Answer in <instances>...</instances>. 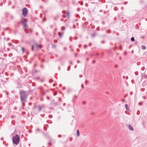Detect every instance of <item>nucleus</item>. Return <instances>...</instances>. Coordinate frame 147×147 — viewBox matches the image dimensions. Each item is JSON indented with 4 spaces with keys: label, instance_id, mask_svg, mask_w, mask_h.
<instances>
[{
    "label": "nucleus",
    "instance_id": "nucleus-10",
    "mask_svg": "<svg viewBox=\"0 0 147 147\" xmlns=\"http://www.w3.org/2000/svg\"><path fill=\"white\" fill-rule=\"evenodd\" d=\"M142 79L143 78H147V75H146L144 74H142Z\"/></svg>",
    "mask_w": 147,
    "mask_h": 147
},
{
    "label": "nucleus",
    "instance_id": "nucleus-59",
    "mask_svg": "<svg viewBox=\"0 0 147 147\" xmlns=\"http://www.w3.org/2000/svg\"><path fill=\"white\" fill-rule=\"evenodd\" d=\"M79 76L80 78H81L83 77V76L82 75H79Z\"/></svg>",
    "mask_w": 147,
    "mask_h": 147
},
{
    "label": "nucleus",
    "instance_id": "nucleus-11",
    "mask_svg": "<svg viewBox=\"0 0 147 147\" xmlns=\"http://www.w3.org/2000/svg\"><path fill=\"white\" fill-rule=\"evenodd\" d=\"M41 94L42 96H43L45 94V93L44 90H42L41 92Z\"/></svg>",
    "mask_w": 147,
    "mask_h": 147
},
{
    "label": "nucleus",
    "instance_id": "nucleus-39",
    "mask_svg": "<svg viewBox=\"0 0 147 147\" xmlns=\"http://www.w3.org/2000/svg\"><path fill=\"white\" fill-rule=\"evenodd\" d=\"M57 40H54V43H57Z\"/></svg>",
    "mask_w": 147,
    "mask_h": 147
},
{
    "label": "nucleus",
    "instance_id": "nucleus-16",
    "mask_svg": "<svg viewBox=\"0 0 147 147\" xmlns=\"http://www.w3.org/2000/svg\"><path fill=\"white\" fill-rule=\"evenodd\" d=\"M77 136L78 137L80 136V131L78 129L77 130Z\"/></svg>",
    "mask_w": 147,
    "mask_h": 147
},
{
    "label": "nucleus",
    "instance_id": "nucleus-3",
    "mask_svg": "<svg viewBox=\"0 0 147 147\" xmlns=\"http://www.w3.org/2000/svg\"><path fill=\"white\" fill-rule=\"evenodd\" d=\"M25 19L23 16L21 17V21L20 22V23H22L23 25V29L26 28H27L28 26L26 22L25 21Z\"/></svg>",
    "mask_w": 147,
    "mask_h": 147
},
{
    "label": "nucleus",
    "instance_id": "nucleus-13",
    "mask_svg": "<svg viewBox=\"0 0 147 147\" xmlns=\"http://www.w3.org/2000/svg\"><path fill=\"white\" fill-rule=\"evenodd\" d=\"M17 25L15 24V26L16 28H18L19 27V25L20 24V22H18L17 23Z\"/></svg>",
    "mask_w": 147,
    "mask_h": 147
},
{
    "label": "nucleus",
    "instance_id": "nucleus-53",
    "mask_svg": "<svg viewBox=\"0 0 147 147\" xmlns=\"http://www.w3.org/2000/svg\"><path fill=\"white\" fill-rule=\"evenodd\" d=\"M51 142H49L48 143V144L49 145H51Z\"/></svg>",
    "mask_w": 147,
    "mask_h": 147
},
{
    "label": "nucleus",
    "instance_id": "nucleus-33",
    "mask_svg": "<svg viewBox=\"0 0 147 147\" xmlns=\"http://www.w3.org/2000/svg\"><path fill=\"white\" fill-rule=\"evenodd\" d=\"M34 45H32V50L33 51H34Z\"/></svg>",
    "mask_w": 147,
    "mask_h": 147
},
{
    "label": "nucleus",
    "instance_id": "nucleus-1",
    "mask_svg": "<svg viewBox=\"0 0 147 147\" xmlns=\"http://www.w3.org/2000/svg\"><path fill=\"white\" fill-rule=\"evenodd\" d=\"M19 93L20 100L22 103V106H23L22 107V109H24V107L25 106V102L27 101V100L29 95V93L28 91L20 90Z\"/></svg>",
    "mask_w": 147,
    "mask_h": 147
},
{
    "label": "nucleus",
    "instance_id": "nucleus-40",
    "mask_svg": "<svg viewBox=\"0 0 147 147\" xmlns=\"http://www.w3.org/2000/svg\"><path fill=\"white\" fill-rule=\"evenodd\" d=\"M80 8H78L77 9V11H80Z\"/></svg>",
    "mask_w": 147,
    "mask_h": 147
},
{
    "label": "nucleus",
    "instance_id": "nucleus-21",
    "mask_svg": "<svg viewBox=\"0 0 147 147\" xmlns=\"http://www.w3.org/2000/svg\"><path fill=\"white\" fill-rule=\"evenodd\" d=\"M78 3L82 5H83V2L82 1H79Z\"/></svg>",
    "mask_w": 147,
    "mask_h": 147
},
{
    "label": "nucleus",
    "instance_id": "nucleus-25",
    "mask_svg": "<svg viewBox=\"0 0 147 147\" xmlns=\"http://www.w3.org/2000/svg\"><path fill=\"white\" fill-rule=\"evenodd\" d=\"M128 105L127 104H125V107L126 109L127 110H128L129 109L127 107Z\"/></svg>",
    "mask_w": 147,
    "mask_h": 147
},
{
    "label": "nucleus",
    "instance_id": "nucleus-46",
    "mask_svg": "<svg viewBox=\"0 0 147 147\" xmlns=\"http://www.w3.org/2000/svg\"><path fill=\"white\" fill-rule=\"evenodd\" d=\"M85 6L86 7H88V3H86L85 4Z\"/></svg>",
    "mask_w": 147,
    "mask_h": 147
},
{
    "label": "nucleus",
    "instance_id": "nucleus-55",
    "mask_svg": "<svg viewBox=\"0 0 147 147\" xmlns=\"http://www.w3.org/2000/svg\"><path fill=\"white\" fill-rule=\"evenodd\" d=\"M58 137H59V138H61V135H58Z\"/></svg>",
    "mask_w": 147,
    "mask_h": 147
},
{
    "label": "nucleus",
    "instance_id": "nucleus-18",
    "mask_svg": "<svg viewBox=\"0 0 147 147\" xmlns=\"http://www.w3.org/2000/svg\"><path fill=\"white\" fill-rule=\"evenodd\" d=\"M141 48L143 50H145L146 49V47L145 46L142 45L141 47Z\"/></svg>",
    "mask_w": 147,
    "mask_h": 147
},
{
    "label": "nucleus",
    "instance_id": "nucleus-57",
    "mask_svg": "<svg viewBox=\"0 0 147 147\" xmlns=\"http://www.w3.org/2000/svg\"><path fill=\"white\" fill-rule=\"evenodd\" d=\"M5 14L6 15H9V13L8 12L5 13Z\"/></svg>",
    "mask_w": 147,
    "mask_h": 147
},
{
    "label": "nucleus",
    "instance_id": "nucleus-35",
    "mask_svg": "<svg viewBox=\"0 0 147 147\" xmlns=\"http://www.w3.org/2000/svg\"><path fill=\"white\" fill-rule=\"evenodd\" d=\"M57 92H54L53 94L54 96L56 95H57Z\"/></svg>",
    "mask_w": 147,
    "mask_h": 147
},
{
    "label": "nucleus",
    "instance_id": "nucleus-5",
    "mask_svg": "<svg viewBox=\"0 0 147 147\" xmlns=\"http://www.w3.org/2000/svg\"><path fill=\"white\" fill-rule=\"evenodd\" d=\"M51 105L53 107H55L59 105V104L58 102H55L54 100H51Z\"/></svg>",
    "mask_w": 147,
    "mask_h": 147
},
{
    "label": "nucleus",
    "instance_id": "nucleus-2",
    "mask_svg": "<svg viewBox=\"0 0 147 147\" xmlns=\"http://www.w3.org/2000/svg\"><path fill=\"white\" fill-rule=\"evenodd\" d=\"M12 140L13 144L16 145L18 144L20 141V136L16 134L15 136L12 137Z\"/></svg>",
    "mask_w": 147,
    "mask_h": 147
},
{
    "label": "nucleus",
    "instance_id": "nucleus-24",
    "mask_svg": "<svg viewBox=\"0 0 147 147\" xmlns=\"http://www.w3.org/2000/svg\"><path fill=\"white\" fill-rule=\"evenodd\" d=\"M39 88L40 89H41V91H40L41 92V90H44V88L42 87V86H40V87Z\"/></svg>",
    "mask_w": 147,
    "mask_h": 147
},
{
    "label": "nucleus",
    "instance_id": "nucleus-12",
    "mask_svg": "<svg viewBox=\"0 0 147 147\" xmlns=\"http://www.w3.org/2000/svg\"><path fill=\"white\" fill-rule=\"evenodd\" d=\"M128 128L131 131H133L134 130L133 128L130 125H129Z\"/></svg>",
    "mask_w": 147,
    "mask_h": 147
},
{
    "label": "nucleus",
    "instance_id": "nucleus-19",
    "mask_svg": "<svg viewBox=\"0 0 147 147\" xmlns=\"http://www.w3.org/2000/svg\"><path fill=\"white\" fill-rule=\"evenodd\" d=\"M42 108L40 106H39V109L38 110V111L40 112L42 110Z\"/></svg>",
    "mask_w": 147,
    "mask_h": 147
},
{
    "label": "nucleus",
    "instance_id": "nucleus-61",
    "mask_svg": "<svg viewBox=\"0 0 147 147\" xmlns=\"http://www.w3.org/2000/svg\"><path fill=\"white\" fill-rule=\"evenodd\" d=\"M72 139H73V138H72V137L70 138V141H71L72 140Z\"/></svg>",
    "mask_w": 147,
    "mask_h": 147
},
{
    "label": "nucleus",
    "instance_id": "nucleus-43",
    "mask_svg": "<svg viewBox=\"0 0 147 147\" xmlns=\"http://www.w3.org/2000/svg\"><path fill=\"white\" fill-rule=\"evenodd\" d=\"M61 98H59V102H61Z\"/></svg>",
    "mask_w": 147,
    "mask_h": 147
},
{
    "label": "nucleus",
    "instance_id": "nucleus-60",
    "mask_svg": "<svg viewBox=\"0 0 147 147\" xmlns=\"http://www.w3.org/2000/svg\"><path fill=\"white\" fill-rule=\"evenodd\" d=\"M37 107V106L36 105H35L34 106V109H35Z\"/></svg>",
    "mask_w": 147,
    "mask_h": 147
},
{
    "label": "nucleus",
    "instance_id": "nucleus-54",
    "mask_svg": "<svg viewBox=\"0 0 147 147\" xmlns=\"http://www.w3.org/2000/svg\"><path fill=\"white\" fill-rule=\"evenodd\" d=\"M127 96H128V94H126L125 95V96H124V97H127Z\"/></svg>",
    "mask_w": 147,
    "mask_h": 147
},
{
    "label": "nucleus",
    "instance_id": "nucleus-27",
    "mask_svg": "<svg viewBox=\"0 0 147 147\" xmlns=\"http://www.w3.org/2000/svg\"><path fill=\"white\" fill-rule=\"evenodd\" d=\"M65 28L64 26H62L61 28V30H65Z\"/></svg>",
    "mask_w": 147,
    "mask_h": 147
},
{
    "label": "nucleus",
    "instance_id": "nucleus-15",
    "mask_svg": "<svg viewBox=\"0 0 147 147\" xmlns=\"http://www.w3.org/2000/svg\"><path fill=\"white\" fill-rule=\"evenodd\" d=\"M21 49L22 51V53H23L25 51V49L23 47H21Z\"/></svg>",
    "mask_w": 147,
    "mask_h": 147
},
{
    "label": "nucleus",
    "instance_id": "nucleus-58",
    "mask_svg": "<svg viewBox=\"0 0 147 147\" xmlns=\"http://www.w3.org/2000/svg\"><path fill=\"white\" fill-rule=\"evenodd\" d=\"M14 117H15L14 116L12 115V116H11V118H14Z\"/></svg>",
    "mask_w": 147,
    "mask_h": 147
},
{
    "label": "nucleus",
    "instance_id": "nucleus-9",
    "mask_svg": "<svg viewBox=\"0 0 147 147\" xmlns=\"http://www.w3.org/2000/svg\"><path fill=\"white\" fill-rule=\"evenodd\" d=\"M67 18L68 19L70 17V13L69 10L67 11V13H66Z\"/></svg>",
    "mask_w": 147,
    "mask_h": 147
},
{
    "label": "nucleus",
    "instance_id": "nucleus-14",
    "mask_svg": "<svg viewBox=\"0 0 147 147\" xmlns=\"http://www.w3.org/2000/svg\"><path fill=\"white\" fill-rule=\"evenodd\" d=\"M96 35V32H94L91 35V37L92 38H94L95 37Z\"/></svg>",
    "mask_w": 147,
    "mask_h": 147
},
{
    "label": "nucleus",
    "instance_id": "nucleus-42",
    "mask_svg": "<svg viewBox=\"0 0 147 147\" xmlns=\"http://www.w3.org/2000/svg\"><path fill=\"white\" fill-rule=\"evenodd\" d=\"M66 12V11H65V10H63V11H62V13H64V14H65V13Z\"/></svg>",
    "mask_w": 147,
    "mask_h": 147
},
{
    "label": "nucleus",
    "instance_id": "nucleus-50",
    "mask_svg": "<svg viewBox=\"0 0 147 147\" xmlns=\"http://www.w3.org/2000/svg\"><path fill=\"white\" fill-rule=\"evenodd\" d=\"M127 54V53L126 52H125L124 53V55H126Z\"/></svg>",
    "mask_w": 147,
    "mask_h": 147
},
{
    "label": "nucleus",
    "instance_id": "nucleus-28",
    "mask_svg": "<svg viewBox=\"0 0 147 147\" xmlns=\"http://www.w3.org/2000/svg\"><path fill=\"white\" fill-rule=\"evenodd\" d=\"M29 30L30 33L31 34L33 32L32 30L31 29H29Z\"/></svg>",
    "mask_w": 147,
    "mask_h": 147
},
{
    "label": "nucleus",
    "instance_id": "nucleus-52",
    "mask_svg": "<svg viewBox=\"0 0 147 147\" xmlns=\"http://www.w3.org/2000/svg\"><path fill=\"white\" fill-rule=\"evenodd\" d=\"M44 129H45V131H46L47 130V128L45 127H44Z\"/></svg>",
    "mask_w": 147,
    "mask_h": 147
},
{
    "label": "nucleus",
    "instance_id": "nucleus-41",
    "mask_svg": "<svg viewBox=\"0 0 147 147\" xmlns=\"http://www.w3.org/2000/svg\"><path fill=\"white\" fill-rule=\"evenodd\" d=\"M142 102H140L139 103V105H142Z\"/></svg>",
    "mask_w": 147,
    "mask_h": 147
},
{
    "label": "nucleus",
    "instance_id": "nucleus-17",
    "mask_svg": "<svg viewBox=\"0 0 147 147\" xmlns=\"http://www.w3.org/2000/svg\"><path fill=\"white\" fill-rule=\"evenodd\" d=\"M52 47L53 48H56V45L55 44H53L52 45Z\"/></svg>",
    "mask_w": 147,
    "mask_h": 147
},
{
    "label": "nucleus",
    "instance_id": "nucleus-26",
    "mask_svg": "<svg viewBox=\"0 0 147 147\" xmlns=\"http://www.w3.org/2000/svg\"><path fill=\"white\" fill-rule=\"evenodd\" d=\"M59 16H57L56 17H55L54 18V20H56L57 19V18H59Z\"/></svg>",
    "mask_w": 147,
    "mask_h": 147
},
{
    "label": "nucleus",
    "instance_id": "nucleus-32",
    "mask_svg": "<svg viewBox=\"0 0 147 147\" xmlns=\"http://www.w3.org/2000/svg\"><path fill=\"white\" fill-rule=\"evenodd\" d=\"M70 66H68V67H67V70L69 71L70 70Z\"/></svg>",
    "mask_w": 147,
    "mask_h": 147
},
{
    "label": "nucleus",
    "instance_id": "nucleus-34",
    "mask_svg": "<svg viewBox=\"0 0 147 147\" xmlns=\"http://www.w3.org/2000/svg\"><path fill=\"white\" fill-rule=\"evenodd\" d=\"M135 74L136 76H137L138 75V71H136L135 72Z\"/></svg>",
    "mask_w": 147,
    "mask_h": 147
},
{
    "label": "nucleus",
    "instance_id": "nucleus-8",
    "mask_svg": "<svg viewBox=\"0 0 147 147\" xmlns=\"http://www.w3.org/2000/svg\"><path fill=\"white\" fill-rule=\"evenodd\" d=\"M64 34V32H59L58 33V34L59 35V38H61L63 36Z\"/></svg>",
    "mask_w": 147,
    "mask_h": 147
},
{
    "label": "nucleus",
    "instance_id": "nucleus-49",
    "mask_svg": "<svg viewBox=\"0 0 147 147\" xmlns=\"http://www.w3.org/2000/svg\"><path fill=\"white\" fill-rule=\"evenodd\" d=\"M99 27L97 28H96V30H97V31H99V30H100V29L99 28Z\"/></svg>",
    "mask_w": 147,
    "mask_h": 147
},
{
    "label": "nucleus",
    "instance_id": "nucleus-22",
    "mask_svg": "<svg viewBox=\"0 0 147 147\" xmlns=\"http://www.w3.org/2000/svg\"><path fill=\"white\" fill-rule=\"evenodd\" d=\"M8 45L10 46H13V47H14V46L13 45H12L11 43H8Z\"/></svg>",
    "mask_w": 147,
    "mask_h": 147
},
{
    "label": "nucleus",
    "instance_id": "nucleus-44",
    "mask_svg": "<svg viewBox=\"0 0 147 147\" xmlns=\"http://www.w3.org/2000/svg\"><path fill=\"white\" fill-rule=\"evenodd\" d=\"M81 87L82 88H84V84H82L81 85Z\"/></svg>",
    "mask_w": 147,
    "mask_h": 147
},
{
    "label": "nucleus",
    "instance_id": "nucleus-31",
    "mask_svg": "<svg viewBox=\"0 0 147 147\" xmlns=\"http://www.w3.org/2000/svg\"><path fill=\"white\" fill-rule=\"evenodd\" d=\"M49 82L50 83H51L53 82V80L51 79H50L49 80Z\"/></svg>",
    "mask_w": 147,
    "mask_h": 147
},
{
    "label": "nucleus",
    "instance_id": "nucleus-29",
    "mask_svg": "<svg viewBox=\"0 0 147 147\" xmlns=\"http://www.w3.org/2000/svg\"><path fill=\"white\" fill-rule=\"evenodd\" d=\"M77 97V96H76L75 95L74 96V98H73L72 100H73V101H74V100H75V99Z\"/></svg>",
    "mask_w": 147,
    "mask_h": 147
},
{
    "label": "nucleus",
    "instance_id": "nucleus-64",
    "mask_svg": "<svg viewBox=\"0 0 147 147\" xmlns=\"http://www.w3.org/2000/svg\"><path fill=\"white\" fill-rule=\"evenodd\" d=\"M3 139H4L3 138H1V141H2V140H3Z\"/></svg>",
    "mask_w": 147,
    "mask_h": 147
},
{
    "label": "nucleus",
    "instance_id": "nucleus-51",
    "mask_svg": "<svg viewBox=\"0 0 147 147\" xmlns=\"http://www.w3.org/2000/svg\"><path fill=\"white\" fill-rule=\"evenodd\" d=\"M47 99L48 100H49L50 99V98L49 97V96H47Z\"/></svg>",
    "mask_w": 147,
    "mask_h": 147
},
{
    "label": "nucleus",
    "instance_id": "nucleus-23",
    "mask_svg": "<svg viewBox=\"0 0 147 147\" xmlns=\"http://www.w3.org/2000/svg\"><path fill=\"white\" fill-rule=\"evenodd\" d=\"M38 72V71L37 70H35L33 71V73L35 74L37 73Z\"/></svg>",
    "mask_w": 147,
    "mask_h": 147
},
{
    "label": "nucleus",
    "instance_id": "nucleus-36",
    "mask_svg": "<svg viewBox=\"0 0 147 147\" xmlns=\"http://www.w3.org/2000/svg\"><path fill=\"white\" fill-rule=\"evenodd\" d=\"M49 117L50 118H51L52 117V115H49Z\"/></svg>",
    "mask_w": 147,
    "mask_h": 147
},
{
    "label": "nucleus",
    "instance_id": "nucleus-38",
    "mask_svg": "<svg viewBox=\"0 0 147 147\" xmlns=\"http://www.w3.org/2000/svg\"><path fill=\"white\" fill-rule=\"evenodd\" d=\"M130 95H132L133 94V92H131L129 93Z\"/></svg>",
    "mask_w": 147,
    "mask_h": 147
},
{
    "label": "nucleus",
    "instance_id": "nucleus-62",
    "mask_svg": "<svg viewBox=\"0 0 147 147\" xmlns=\"http://www.w3.org/2000/svg\"><path fill=\"white\" fill-rule=\"evenodd\" d=\"M99 55V54L98 53H96V56H98Z\"/></svg>",
    "mask_w": 147,
    "mask_h": 147
},
{
    "label": "nucleus",
    "instance_id": "nucleus-56",
    "mask_svg": "<svg viewBox=\"0 0 147 147\" xmlns=\"http://www.w3.org/2000/svg\"><path fill=\"white\" fill-rule=\"evenodd\" d=\"M84 47L85 48H86L87 47V46L86 45H85Z\"/></svg>",
    "mask_w": 147,
    "mask_h": 147
},
{
    "label": "nucleus",
    "instance_id": "nucleus-63",
    "mask_svg": "<svg viewBox=\"0 0 147 147\" xmlns=\"http://www.w3.org/2000/svg\"><path fill=\"white\" fill-rule=\"evenodd\" d=\"M95 62V61L94 60L92 61V63H94Z\"/></svg>",
    "mask_w": 147,
    "mask_h": 147
},
{
    "label": "nucleus",
    "instance_id": "nucleus-47",
    "mask_svg": "<svg viewBox=\"0 0 147 147\" xmlns=\"http://www.w3.org/2000/svg\"><path fill=\"white\" fill-rule=\"evenodd\" d=\"M66 16L65 15H62V17L63 18H65Z\"/></svg>",
    "mask_w": 147,
    "mask_h": 147
},
{
    "label": "nucleus",
    "instance_id": "nucleus-6",
    "mask_svg": "<svg viewBox=\"0 0 147 147\" xmlns=\"http://www.w3.org/2000/svg\"><path fill=\"white\" fill-rule=\"evenodd\" d=\"M43 135L45 137V138H50V136H49L48 133H47V132L45 133V132H43Z\"/></svg>",
    "mask_w": 147,
    "mask_h": 147
},
{
    "label": "nucleus",
    "instance_id": "nucleus-4",
    "mask_svg": "<svg viewBox=\"0 0 147 147\" xmlns=\"http://www.w3.org/2000/svg\"><path fill=\"white\" fill-rule=\"evenodd\" d=\"M28 11L26 7H24L22 9V14L24 16H26L28 14Z\"/></svg>",
    "mask_w": 147,
    "mask_h": 147
},
{
    "label": "nucleus",
    "instance_id": "nucleus-48",
    "mask_svg": "<svg viewBox=\"0 0 147 147\" xmlns=\"http://www.w3.org/2000/svg\"><path fill=\"white\" fill-rule=\"evenodd\" d=\"M41 61L42 62L45 61V59H42L41 60Z\"/></svg>",
    "mask_w": 147,
    "mask_h": 147
},
{
    "label": "nucleus",
    "instance_id": "nucleus-37",
    "mask_svg": "<svg viewBox=\"0 0 147 147\" xmlns=\"http://www.w3.org/2000/svg\"><path fill=\"white\" fill-rule=\"evenodd\" d=\"M9 30V28H7L5 29V30Z\"/></svg>",
    "mask_w": 147,
    "mask_h": 147
},
{
    "label": "nucleus",
    "instance_id": "nucleus-7",
    "mask_svg": "<svg viewBox=\"0 0 147 147\" xmlns=\"http://www.w3.org/2000/svg\"><path fill=\"white\" fill-rule=\"evenodd\" d=\"M35 45L37 50H38L39 49H41L42 47V46L41 45H38L37 43H36L35 44Z\"/></svg>",
    "mask_w": 147,
    "mask_h": 147
},
{
    "label": "nucleus",
    "instance_id": "nucleus-45",
    "mask_svg": "<svg viewBox=\"0 0 147 147\" xmlns=\"http://www.w3.org/2000/svg\"><path fill=\"white\" fill-rule=\"evenodd\" d=\"M88 81L87 80H86L85 81V84H87V82H88Z\"/></svg>",
    "mask_w": 147,
    "mask_h": 147
},
{
    "label": "nucleus",
    "instance_id": "nucleus-30",
    "mask_svg": "<svg viewBox=\"0 0 147 147\" xmlns=\"http://www.w3.org/2000/svg\"><path fill=\"white\" fill-rule=\"evenodd\" d=\"M144 2V1L143 0H141L140 1V3L141 4H143Z\"/></svg>",
    "mask_w": 147,
    "mask_h": 147
},
{
    "label": "nucleus",
    "instance_id": "nucleus-20",
    "mask_svg": "<svg viewBox=\"0 0 147 147\" xmlns=\"http://www.w3.org/2000/svg\"><path fill=\"white\" fill-rule=\"evenodd\" d=\"M131 41H132V42L134 41H135V39H134V37H132L131 38Z\"/></svg>",
    "mask_w": 147,
    "mask_h": 147
}]
</instances>
